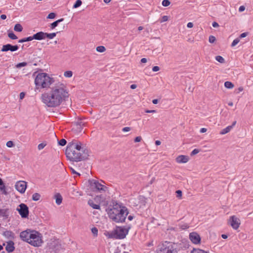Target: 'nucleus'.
<instances>
[{"label": "nucleus", "mask_w": 253, "mask_h": 253, "mask_svg": "<svg viewBox=\"0 0 253 253\" xmlns=\"http://www.w3.org/2000/svg\"><path fill=\"white\" fill-rule=\"evenodd\" d=\"M69 96V91L66 86L62 83H58L51 87L49 91L43 93L41 99L47 107H56L68 99Z\"/></svg>", "instance_id": "nucleus-1"}, {"label": "nucleus", "mask_w": 253, "mask_h": 253, "mask_svg": "<svg viewBox=\"0 0 253 253\" xmlns=\"http://www.w3.org/2000/svg\"><path fill=\"white\" fill-rule=\"evenodd\" d=\"M66 155L70 161L77 162L87 159L89 152L81 142H72L67 147Z\"/></svg>", "instance_id": "nucleus-2"}, {"label": "nucleus", "mask_w": 253, "mask_h": 253, "mask_svg": "<svg viewBox=\"0 0 253 253\" xmlns=\"http://www.w3.org/2000/svg\"><path fill=\"white\" fill-rule=\"evenodd\" d=\"M107 213L110 219L113 221L120 223L125 221L128 211L126 207L122 204H114L107 210Z\"/></svg>", "instance_id": "nucleus-3"}, {"label": "nucleus", "mask_w": 253, "mask_h": 253, "mask_svg": "<svg viewBox=\"0 0 253 253\" xmlns=\"http://www.w3.org/2000/svg\"><path fill=\"white\" fill-rule=\"evenodd\" d=\"M20 238L34 247H40L42 243V235L35 230H27L21 232Z\"/></svg>", "instance_id": "nucleus-4"}, {"label": "nucleus", "mask_w": 253, "mask_h": 253, "mask_svg": "<svg viewBox=\"0 0 253 253\" xmlns=\"http://www.w3.org/2000/svg\"><path fill=\"white\" fill-rule=\"evenodd\" d=\"M54 82V79L45 73H38L35 79V84L37 89L48 88Z\"/></svg>", "instance_id": "nucleus-5"}, {"label": "nucleus", "mask_w": 253, "mask_h": 253, "mask_svg": "<svg viewBox=\"0 0 253 253\" xmlns=\"http://www.w3.org/2000/svg\"><path fill=\"white\" fill-rule=\"evenodd\" d=\"M129 229V227L125 226L117 227L111 232L106 231L104 235L109 238L122 239L127 235Z\"/></svg>", "instance_id": "nucleus-6"}, {"label": "nucleus", "mask_w": 253, "mask_h": 253, "mask_svg": "<svg viewBox=\"0 0 253 253\" xmlns=\"http://www.w3.org/2000/svg\"><path fill=\"white\" fill-rule=\"evenodd\" d=\"M157 253H177V246L174 243L165 242L158 249Z\"/></svg>", "instance_id": "nucleus-7"}, {"label": "nucleus", "mask_w": 253, "mask_h": 253, "mask_svg": "<svg viewBox=\"0 0 253 253\" xmlns=\"http://www.w3.org/2000/svg\"><path fill=\"white\" fill-rule=\"evenodd\" d=\"M102 182L104 183L103 181L100 182L95 179H89L88 180L90 188L93 191L100 192H105L107 189L106 186L102 184Z\"/></svg>", "instance_id": "nucleus-8"}, {"label": "nucleus", "mask_w": 253, "mask_h": 253, "mask_svg": "<svg viewBox=\"0 0 253 253\" xmlns=\"http://www.w3.org/2000/svg\"><path fill=\"white\" fill-rule=\"evenodd\" d=\"M227 223L233 229L237 230L241 224V221L236 215H232L229 217Z\"/></svg>", "instance_id": "nucleus-9"}, {"label": "nucleus", "mask_w": 253, "mask_h": 253, "mask_svg": "<svg viewBox=\"0 0 253 253\" xmlns=\"http://www.w3.org/2000/svg\"><path fill=\"white\" fill-rule=\"evenodd\" d=\"M19 213L22 218H26L29 215V209L27 206L24 204H21L17 208Z\"/></svg>", "instance_id": "nucleus-10"}, {"label": "nucleus", "mask_w": 253, "mask_h": 253, "mask_svg": "<svg viewBox=\"0 0 253 253\" xmlns=\"http://www.w3.org/2000/svg\"><path fill=\"white\" fill-rule=\"evenodd\" d=\"M15 187L18 192L24 193L27 188V183L24 181H17L15 185Z\"/></svg>", "instance_id": "nucleus-11"}, {"label": "nucleus", "mask_w": 253, "mask_h": 253, "mask_svg": "<svg viewBox=\"0 0 253 253\" xmlns=\"http://www.w3.org/2000/svg\"><path fill=\"white\" fill-rule=\"evenodd\" d=\"M191 242L195 245H200L201 242V238L200 235L196 232H191Z\"/></svg>", "instance_id": "nucleus-12"}, {"label": "nucleus", "mask_w": 253, "mask_h": 253, "mask_svg": "<svg viewBox=\"0 0 253 253\" xmlns=\"http://www.w3.org/2000/svg\"><path fill=\"white\" fill-rule=\"evenodd\" d=\"M19 48V46L17 45H12L10 44H6L3 45L1 49L2 52H6L9 50L13 52L17 51Z\"/></svg>", "instance_id": "nucleus-13"}, {"label": "nucleus", "mask_w": 253, "mask_h": 253, "mask_svg": "<svg viewBox=\"0 0 253 253\" xmlns=\"http://www.w3.org/2000/svg\"><path fill=\"white\" fill-rule=\"evenodd\" d=\"M33 40H42L45 39V33L43 32H39L34 34L33 36Z\"/></svg>", "instance_id": "nucleus-14"}, {"label": "nucleus", "mask_w": 253, "mask_h": 253, "mask_svg": "<svg viewBox=\"0 0 253 253\" xmlns=\"http://www.w3.org/2000/svg\"><path fill=\"white\" fill-rule=\"evenodd\" d=\"M189 160V157L184 155L178 156L176 158V161L178 163H185Z\"/></svg>", "instance_id": "nucleus-15"}, {"label": "nucleus", "mask_w": 253, "mask_h": 253, "mask_svg": "<svg viewBox=\"0 0 253 253\" xmlns=\"http://www.w3.org/2000/svg\"><path fill=\"white\" fill-rule=\"evenodd\" d=\"M0 190L2 194L7 195L8 194L6 187L2 179L0 178Z\"/></svg>", "instance_id": "nucleus-16"}, {"label": "nucleus", "mask_w": 253, "mask_h": 253, "mask_svg": "<svg viewBox=\"0 0 253 253\" xmlns=\"http://www.w3.org/2000/svg\"><path fill=\"white\" fill-rule=\"evenodd\" d=\"M54 198L55 199V202L57 205H60L62 203V197L59 193H56L54 196Z\"/></svg>", "instance_id": "nucleus-17"}, {"label": "nucleus", "mask_w": 253, "mask_h": 253, "mask_svg": "<svg viewBox=\"0 0 253 253\" xmlns=\"http://www.w3.org/2000/svg\"><path fill=\"white\" fill-rule=\"evenodd\" d=\"M137 199L139 201V206L140 208L145 206V203H146V199L144 197L142 196H139L137 197Z\"/></svg>", "instance_id": "nucleus-18"}, {"label": "nucleus", "mask_w": 253, "mask_h": 253, "mask_svg": "<svg viewBox=\"0 0 253 253\" xmlns=\"http://www.w3.org/2000/svg\"><path fill=\"white\" fill-rule=\"evenodd\" d=\"M5 249L8 253L12 252L14 249L13 243L12 242L7 243L5 247Z\"/></svg>", "instance_id": "nucleus-19"}, {"label": "nucleus", "mask_w": 253, "mask_h": 253, "mask_svg": "<svg viewBox=\"0 0 253 253\" xmlns=\"http://www.w3.org/2000/svg\"><path fill=\"white\" fill-rule=\"evenodd\" d=\"M3 235L8 239H13L14 237V234L12 231L9 230L4 231Z\"/></svg>", "instance_id": "nucleus-20"}, {"label": "nucleus", "mask_w": 253, "mask_h": 253, "mask_svg": "<svg viewBox=\"0 0 253 253\" xmlns=\"http://www.w3.org/2000/svg\"><path fill=\"white\" fill-rule=\"evenodd\" d=\"M88 205L94 209H99L100 205L98 204L94 203L92 200H89L88 201Z\"/></svg>", "instance_id": "nucleus-21"}, {"label": "nucleus", "mask_w": 253, "mask_h": 253, "mask_svg": "<svg viewBox=\"0 0 253 253\" xmlns=\"http://www.w3.org/2000/svg\"><path fill=\"white\" fill-rule=\"evenodd\" d=\"M232 129V126H228L226 127H225V128L223 129L220 132V134L221 135L225 134L228 133L229 132H230Z\"/></svg>", "instance_id": "nucleus-22"}, {"label": "nucleus", "mask_w": 253, "mask_h": 253, "mask_svg": "<svg viewBox=\"0 0 253 253\" xmlns=\"http://www.w3.org/2000/svg\"><path fill=\"white\" fill-rule=\"evenodd\" d=\"M63 18H61L60 19H58V20H56V21L53 22L51 23L50 25V27L51 29H54L56 26H57L58 24L63 21Z\"/></svg>", "instance_id": "nucleus-23"}, {"label": "nucleus", "mask_w": 253, "mask_h": 253, "mask_svg": "<svg viewBox=\"0 0 253 253\" xmlns=\"http://www.w3.org/2000/svg\"><path fill=\"white\" fill-rule=\"evenodd\" d=\"M56 35V33H45V39L46 38H48L49 39H53Z\"/></svg>", "instance_id": "nucleus-24"}, {"label": "nucleus", "mask_w": 253, "mask_h": 253, "mask_svg": "<svg viewBox=\"0 0 253 253\" xmlns=\"http://www.w3.org/2000/svg\"><path fill=\"white\" fill-rule=\"evenodd\" d=\"M224 86L228 89H232L234 87V84L229 81H226L224 83Z\"/></svg>", "instance_id": "nucleus-25"}, {"label": "nucleus", "mask_w": 253, "mask_h": 253, "mask_svg": "<svg viewBox=\"0 0 253 253\" xmlns=\"http://www.w3.org/2000/svg\"><path fill=\"white\" fill-rule=\"evenodd\" d=\"M14 30L15 31L20 32L22 31L23 27H22V26H21V24H16L14 26Z\"/></svg>", "instance_id": "nucleus-26"}, {"label": "nucleus", "mask_w": 253, "mask_h": 253, "mask_svg": "<svg viewBox=\"0 0 253 253\" xmlns=\"http://www.w3.org/2000/svg\"><path fill=\"white\" fill-rule=\"evenodd\" d=\"M41 195L38 193H35L32 195V200L34 201H37L40 199Z\"/></svg>", "instance_id": "nucleus-27"}, {"label": "nucleus", "mask_w": 253, "mask_h": 253, "mask_svg": "<svg viewBox=\"0 0 253 253\" xmlns=\"http://www.w3.org/2000/svg\"><path fill=\"white\" fill-rule=\"evenodd\" d=\"M32 40H33V37L30 36V37H29L27 38H25L21 39V40H19L18 42L20 43H22L24 42L31 41Z\"/></svg>", "instance_id": "nucleus-28"}, {"label": "nucleus", "mask_w": 253, "mask_h": 253, "mask_svg": "<svg viewBox=\"0 0 253 253\" xmlns=\"http://www.w3.org/2000/svg\"><path fill=\"white\" fill-rule=\"evenodd\" d=\"M73 76V72L71 71H66L64 73V76L65 78H70Z\"/></svg>", "instance_id": "nucleus-29"}, {"label": "nucleus", "mask_w": 253, "mask_h": 253, "mask_svg": "<svg viewBox=\"0 0 253 253\" xmlns=\"http://www.w3.org/2000/svg\"><path fill=\"white\" fill-rule=\"evenodd\" d=\"M130 203L134 205V206H139V201L137 198H132L130 199Z\"/></svg>", "instance_id": "nucleus-30"}, {"label": "nucleus", "mask_w": 253, "mask_h": 253, "mask_svg": "<svg viewBox=\"0 0 253 253\" xmlns=\"http://www.w3.org/2000/svg\"><path fill=\"white\" fill-rule=\"evenodd\" d=\"M91 233L94 237L98 236V229L96 227H93L91 229Z\"/></svg>", "instance_id": "nucleus-31"}, {"label": "nucleus", "mask_w": 253, "mask_h": 253, "mask_svg": "<svg viewBox=\"0 0 253 253\" xmlns=\"http://www.w3.org/2000/svg\"><path fill=\"white\" fill-rule=\"evenodd\" d=\"M191 253H209L201 249H193Z\"/></svg>", "instance_id": "nucleus-32"}, {"label": "nucleus", "mask_w": 253, "mask_h": 253, "mask_svg": "<svg viewBox=\"0 0 253 253\" xmlns=\"http://www.w3.org/2000/svg\"><path fill=\"white\" fill-rule=\"evenodd\" d=\"M8 36L12 40H16L18 38L12 32L8 33Z\"/></svg>", "instance_id": "nucleus-33"}, {"label": "nucleus", "mask_w": 253, "mask_h": 253, "mask_svg": "<svg viewBox=\"0 0 253 253\" xmlns=\"http://www.w3.org/2000/svg\"><path fill=\"white\" fill-rule=\"evenodd\" d=\"M215 59L216 61H217L218 62H219L221 63H223L225 61L224 59L222 56H219V55L216 56L215 57Z\"/></svg>", "instance_id": "nucleus-34"}, {"label": "nucleus", "mask_w": 253, "mask_h": 253, "mask_svg": "<svg viewBox=\"0 0 253 253\" xmlns=\"http://www.w3.org/2000/svg\"><path fill=\"white\" fill-rule=\"evenodd\" d=\"M82 2L81 0H77L73 5V8H76L81 5Z\"/></svg>", "instance_id": "nucleus-35"}, {"label": "nucleus", "mask_w": 253, "mask_h": 253, "mask_svg": "<svg viewBox=\"0 0 253 253\" xmlns=\"http://www.w3.org/2000/svg\"><path fill=\"white\" fill-rule=\"evenodd\" d=\"M27 65V63L26 62H23L18 63L16 65V67L17 68H20L21 67L26 66Z\"/></svg>", "instance_id": "nucleus-36"}, {"label": "nucleus", "mask_w": 253, "mask_h": 253, "mask_svg": "<svg viewBox=\"0 0 253 253\" xmlns=\"http://www.w3.org/2000/svg\"><path fill=\"white\" fill-rule=\"evenodd\" d=\"M96 50L99 52H103L105 50V48L103 46H99L97 47Z\"/></svg>", "instance_id": "nucleus-37"}, {"label": "nucleus", "mask_w": 253, "mask_h": 253, "mask_svg": "<svg viewBox=\"0 0 253 253\" xmlns=\"http://www.w3.org/2000/svg\"><path fill=\"white\" fill-rule=\"evenodd\" d=\"M170 2L169 0H163L162 1V5L164 6H168Z\"/></svg>", "instance_id": "nucleus-38"}, {"label": "nucleus", "mask_w": 253, "mask_h": 253, "mask_svg": "<svg viewBox=\"0 0 253 253\" xmlns=\"http://www.w3.org/2000/svg\"><path fill=\"white\" fill-rule=\"evenodd\" d=\"M168 20H169V17L168 16L165 15L162 17L160 22V23H163V22H166V21H168Z\"/></svg>", "instance_id": "nucleus-39"}, {"label": "nucleus", "mask_w": 253, "mask_h": 253, "mask_svg": "<svg viewBox=\"0 0 253 253\" xmlns=\"http://www.w3.org/2000/svg\"><path fill=\"white\" fill-rule=\"evenodd\" d=\"M45 146H46V144L42 143L38 145V148L39 150H41L42 149H43Z\"/></svg>", "instance_id": "nucleus-40"}, {"label": "nucleus", "mask_w": 253, "mask_h": 253, "mask_svg": "<svg viewBox=\"0 0 253 253\" xmlns=\"http://www.w3.org/2000/svg\"><path fill=\"white\" fill-rule=\"evenodd\" d=\"M239 42H240V40H239V39L237 38V39H235V40L233 41V42H232V44H231V46H235L236 44H237Z\"/></svg>", "instance_id": "nucleus-41"}, {"label": "nucleus", "mask_w": 253, "mask_h": 253, "mask_svg": "<svg viewBox=\"0 0 253 253\" xmlns=\"http://www.w3.org/2000/svg\"><path fill=\"white\" fill-rule=\"evenodd\" d=\"M6 145L7 147L11 148L14 146V144L12 141H8L6 142Z\"/></svg>", "instance_id": "nucleus-42"}, {"label": "nucleus", "mask_w": 253, "mask_h": 253, "mask_svg": "<svg viewBox=\"0 0 253 253\" xmlns=\"http://www.w3.org/2000/svg\"><path fill=\"white\" fill-rule=\"evenodd\" d=\"M244 90V87L243 86H240L237 89H235L236 93H239L240 92L243 91Z\"/></svg>", "instance_id": "nucleus-43"}, {"label": "nucleus", "mask_w": 253, "mask_h": 253, "mask_svg": "<svg viewBox=\"0 0 253 253\" xmlns=\"http://www.w3.org/2000/svg\"><path fill=\"white\" fill-rule=\"evenodd\" d=\"M209 41L210 43H213L215 41V38L213 36H210Z\"/></svg>", "instance_id": "nucleus-44"}, {"label": "nucleus", "mask_w": 253, "mask_h": 253, "mask_svg": "<svg viewBox=\"0 0 253 253\" xmlns=\"http://www.w3.org/2000/svg\"><path fill=\"white\" fill-rule=\"evenodd\" d=\"M58 143L61 146H64L66 143V141L64 139H62L59 141Z\"/></svg>", "instance_id": "nucleus-45"}, {"label": "nucleus", "mask_w": 253, "mask_h": 253, "mask_svg": "<svg viewBox=\"0 0 253 253\" xmlns=\"http://www.w3.org/2000/svg\"><path fill=\"white\" fill-rule=\"evenodd\" d=\"M55 17V14L54 13H53V12H51V13H50L48 16H47V18H49V19H54Z\"/></svg>", "instance_id": "nucleus-46"}, {"label": "nucleus", "mask_w": 253, "mask_h": 253, "mask_svg": "<svg viewBox=\"0 0 253 253\" xmlns=\"http://www.w3.org/2000/svg\"><path fill=\"white\" fill-rule=\"evenodd\" d=\"M176 197L178 198H181L182 196V191L181 190H177L176 191Z\"/></svg>", "instance_id": "nucleus-47"}, {"label": "nucleus", "mask_w": 253, "mask_h": 253, "mask_svg": "<svg viewBox=\"0 0 253 253\" xmlns=\"http://www.w3.org/2000/svg\"><path fill=\"white\" fill-rule=\"evenodd\" d=\"M180 227H181V228L183 230L187 229L189 227L188 225L187 224H183L181 225L180 226Z\"/></svg>", "instance_id": "nucleus-48"}, {"label": "nucleus", "mask_w": 253, "mask_h": 253, "mask_svg": "<svg viewBox=\"0 0 253 253\" xmlns=\"http://www.w3.org/2000/svg\"><path fill=\"white\" fill-rule=\"evenodd\" d=\"M199 151H199V149H194V150L192 151V153H191V154H192V155H196V154H198V153L199 152Z\"/></svg>", "instance_id": "nucleus-49"}, {"label": "nucleus", "mask_w": 253, "mask_h": 253, "mask_svg": "<svg viewBox=\"0 0 253 253\" xmlns=\"http://www.w3.org/2000/svg\"><path fill=\"white\" fill-rule=\"evenodd\" d=\"M130 130V128L129 127H125L122 129V131L123 132H127Z\"/></svg>", "instance_id": "nucleus-50"}, {"label": "nucleus", "mask_w": 253, "mask_h": 253, "mask_svg": "<svg viewBox=\"0 0 253 253\" xmlns=\"http://www.w3.org/2000/svg\"><path fill=\"white\" fill-rule=\"evenodd\" d=\"M141 139H142V138L141 136H137L136 137H135V138L134 139V141L135 142H138L141 141Z\"/></svg>", "instance_id": "nucleus-51"}, {"label": "nucleus", "mask_w": 253, "mask_h": 253, "mask_svg": "<svg viewBox=\"0 0 253 253\" xmlns=\"http://www.w3.org/2000/svg\"><path fill=\"white\" fill-rule=\"evenodd\" d=\"M160 70V68L158 66H154L152 68L153 72H157Z\"/></svg>", "instance_id": "nucleus-52"}, {"label": "nucleus", "mask_w": 253, "mask_h": 253, "mask_svg": "<svg viewBox=\"0 0 253 253\" xmlns=\"http://www.w3.org/2000/svg\"><path fill=\"white\" fill-rule=\"evenodd\" d=\"M247 35H248V33H242V34H241L240 35V38H243L246 37Z\"/></svg>", "instance_id": "nucleus-53"}, {"label": "nucleus", "mask_w": 253, "mask_h": 253, "mask_svg": "<svg viewBox=\"0 0 253 253\" xmlns=\"http://www.w3.org/2000/svg\"><path fill=\"white\" fill-rule=\"evenodd\" d=\"M25 95V93H24V92H21V93H20V95H19L20 99H23L24 98Z\"/></svg>", "instance_id": "nucleus-54"}, {"label": "nucleus", "mask_w": 253, "mask_h": 253, "mask_svg": "<svg viewBox=\"0 0 253 253\" xmlns=\"http://www.w3.org/2000/svg\"><path fill=\"white\" fill-rule=\"evenodd\" d=\"M245 9V6L243 5H242V6H240V7L239 8V11L240 12H242V11H244Z\"/></svg>", "instance_id": "nucleus-55"}, {"label": "nucleus", "mask_w": 253, "mask_h": 253, "mask_svg": "<svg viewBox=\"0 0 253 253\" xmlns=\"http://www.w3.org/2000/svg\"><path fill=\"white\" fill-rule=\"evenodd\" d=\"M145 112L147 113H155L156 112V110H146L145 111Z\"/></svg>", "instance_id": "nucleus-56"}, {"label": "nucleus", "mask_w": 253, "mask_h": 253, "mask_svg": "<svg viewBox=\"0 0 253 253\" xmlns=\"http://www.w3.org/2000/svg\"><path fill=\"white\" fill-rule=\"evenodd\" d=\"M212 25L214 28H216V27H218L219 26L217 22H213L212 23Z\"/></svg>", "instance_id": "nucleus-57"}, {"label": "nucleus", "mask_w": 253, "mask_h": 253, "mask_svg": "<svg viewBox=\"0 0 253 253\" xmlns=\"http://www.w3.org/2000/svg\"><path fill=\"white\" fill-rule=\"evenodd\" d=\"M207 131V129L206 128H202L200 129V132L201 133H205Z\"/></svg>", "instance_id": "nucleus-58"}, {"label": "nucleus", "mask_w": 253, "mask_h": 253, "mask_svg": "<svg viewBox=\"0 0 253 253\" xmlns=\"http://www.w3.org/2000/svg\"><path fill=\"white\" fill-rule=\"evenodd\" d=\"M0 253H5L3 246L0 245Z\"/></svg>", "instance_id": "nucleus-59"}, {"label": "nucleus", "mask_w": 253, "mask_h": 253, "mask_svg": "<svg viewBox=\"0 0 253 253\" xmlns=\"http://www.w3.org/2000/svg\"><path fill=\"white\" fill-rule=\"evenodd\" d=\"M71 170L72 171V172L73 174H76L78 175H80V174L79 173H78L77 172H76L73 168H71Z\"/></svg>", "instance_id": "nucleus-60"}, {"label": "nucleus", "mask_w": 253, "mask_h": 253, "mask_svg": "<svg viewBox=\"0 0 253 253\" xmlns=\"http://www.w3.org/2000/svg\"><path fill=\"white\" fill-rule=\"evenodd\" d=\"M147 59H146V58H142V59H141V62L142 63H145L147 62Z\"/></svg>", "instance_id": "nucleus-61"}, {"label": "nucleus", "mask_w": 253, "mask_h": 253, "mask_svg": "<svg viewBox=\"0 0 253 253\" xmlns=\"http://www.w3.org/2000/svg\"><path fill=\"white\" fill-rule=\"evenodd\" d=\"M0 18L1 19L4 20L6 18V16L5 14H2L0 15Z\"/></svg>", "instance_id": "nucleus-62"}, {"label": "nucleus", "mask_w": 253, "mask_h": 253, "mask_svg": "<svg viewBox=\"0 0 253 253\" xmlns=\"http://www.w3.org/2000/svg\"><path fill=\"white\" fill-rule=\"evenodd\" d=\"M136 87H137V86H136V84H131V85H130V88H131V89H133L136 88Z\"/></svg>", "instance_id": "nucleus-63"}, {"label": "nucleus", "mask_w": 253, "mask_h": 253, "mask_svg": "<svg viewBox=\"0 0 253 253\" xmlns=\"http://www.w3.org/2000/svg\"><path fill=\"white\" fill-rule=\"evenodd\" d=\"M161 141H159V140H156V141H155V144H156V145H160L161 144Z\"/></svg>", "instance_id": "nucleus-64"}]
</instances>
